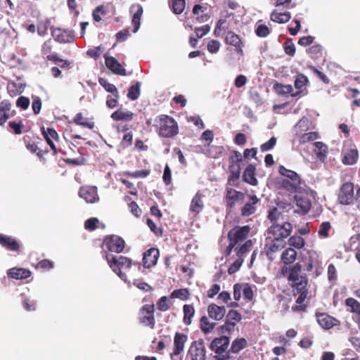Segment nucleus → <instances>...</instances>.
Returning a JSON list of instances; mask_svg holds the SVG:
<instances>
[{
  "mask_svg": "<svg viewBox=\"0 0 360 360\" xmlns=\"http://www.w3.org/2000/svg\"><path fill=\"white\" fill-rule=\"evenodd\" d=\"M292 229V224L288 221L281 224L275 222L268 228L264 252L269 259H272L274 253L285 247V239L290 236Z\"/></svg>",
  "mask_w": 360,
  "mask_h": 360,
  "instance_id": "1",
  "label": "nucleus"
},
{
  "mask_svg": "<svg viewBox=\"0 0 360 360\" xmlns=\"http://www.w3.org/2000/svg\"><path fill=\"white\" fill-rule=\"evenodd\" d=\"M103 257L106 259L109 266L121 279L127 281V275L122 271V269H129L132 265L137 266L139 269L141 268V263L139 262H132V260L124 256H115L112 254L108 253L104 250Z\"/></svg>",
  "mask_w": 360,
  "mask_h": 360,
  "instance_id": "2",
  "label": "nucleus"
},
{
  "mask_svg": "<svg viewBox=\"0 0 360 360\" xmlns=\"http://www.w3.org/2000/svg\"><path fill=\"white\" fill-rule=\"evenodd\" d=\"M154 122V127L160 137L173 138L179 134L178 124L172 117L160 115L155 118Z\"/></svg>",
  "mask_w": 360,
  "mask_h": 360,
  "instance_id": "3",
  "label": "nucleus"
},
{
  "mask_svg": "<svg viewBox=\"0 0 360 360\" xmlns=\"http://www.w3.org/2000/svg\"><path fill=\"white\" fill-rule=\"evenodd\" d=\"M308 280L307 278H302L300 281L295 282L292 283L294 295H299L296 300V305L292 306V309L294 311H301L306 309L307 306L304 304V302L307 298L308 290L307 285Z\"/></svg>",
  "mask_w": 360,
  "mask_h": 360,
  "instance_id": "4",
  "label": "nucleus"
},
{
  "mask_svg": "<svg viewBox=\"0 0 360 360\" xmlns=\"http://www.w3.org/2000/svg\"><path fill=\"white\" fill-rule=\"evenodd\" d=\"M229 338L225 335L214 338L210 345V349L216 354L218 360H227L230 358Z\"/></svg>",
  "mask_w": 360,
  "mask_h": 360,
  "instance_id": "5",
  "label": "nucleus"
},
{
  "mask_svg": "<svg viewBox=\"0 0 360 360\" xmlns=\"http://www.w3.org/2000/svg\"><path fill=\"white\" fill-rule=\"evenodd\" d=\"M137 319L142 326L154 329L155 326L154 304H143L139 311Z\"/></svg>",
  "mask_w": 360,
  "mask_h": 360,
  "instance_id": "6",
  "label": "nucleus"
},
{
  "mask_svg": "<svg viewBox=\"0 0 360 360\" xmlns=\"http://www.w3.org/2000/svg\"><path fill=\"white\" fill-rule=\"evenodd\" d=\"M41 133L47 144L50 146L53 155H56L58 153L65 154L61 149H58L56 145V142L59 141V136L53 128L41 127Z\"/></svg>",
  "mask_w": 360,
  "mask_h": 360,
  "instance_id": "7",
  "label": "nucleus"
},
{
  "mask_svg": "<svg viewBox=\"0 0 360 360\" xmlns=\"http://www.w3.org/2000/svg\"><path fill=\"white\" fill-rule=\"evenodd\" d=\"M103 245L109 252L121 253L124 249L125 242L124 239L119 236L110 235L105 237Z\"/></svg>",
  "mask_w": 360,
  "mask_h": 360,
  "instance_id": "8",
  "label": "nucleus"
},
{
  "mask_svg": "<svg viewBox=\"0 0 360 360\" xmlns=\"http://www.w3.org/2000/svg\"><path fill=\"white\" fill-rule=\"evenodd\" d=\"M338 200L339 202L344 205H349L354 203L355 197L354 194V184L346 182L343 184L338 193Z\"/></svg>",
  "mask_w": 360,
  "mask_h": 360,
  "instance_id": "9",
  "label": "nucleus"
},
{
  "mask_svg": "<svg viewBox=\"0 0 360 360\" xmlns=\"http://www.w3.org/2000/svg\"><path fill=\"white\" fill-rule=\"evenodd\" d=\"M250 231V228L248 225L243 226H236L229 231L227 238L229 241H231L237 245L246 239Z\"/></svg>",
  "mask_w": 360,
  "mask_h": 360,
  "instance_id": "10",
  "label": "nucleus"
},
{
  "mask_svg": "<svg viewBox=\"0 0 360 360\" xmlns=\"http://www.w3.org/2000/svg\"><path fill=\"white\" fill-rule=\"evenodd\" d=\"M188 355L191 360H205L206 349L202 340L193 342L188 349Z\"/></svg>",
  "mask_w": 360,
  "mask_h": 360,
  "instance_id": "11",
  "label": "nucleus"
},
{
  "mask_svg": "<svg viewBox=\"0 0 360 360\" xmlns=\"http://www.w3.org/2000/svg\"><path fill=\"white\" fill-rule=\"evenodd\" d=\"M224 42L227 45L233 46L238 55L243 56V48L244 46V41L241 37L233 31L229 30L226 32Z\"/></svg>",
  "mask_w": 360,
  "mask_h": 360,
  "instance_id": "12",
  "label": "nucleus"
},
{
  "mask_svg": "<svg viewBox=\"0 0 360 360\" xmlns=\"http://www.w3.org/2000/svg\"><path fill=\"white\" fill-rule=\"evenodd\" d=\"M241 319L242 316L240 312L234 309L230 310L226 315L224 324L221 326V330L231 333Z\"/></svg>",
  "mask_w": 360,
  "mask_h": 360,
  "instance_id": "13",
  "label": "nucleus"
},
{
  "mask_svg": "<svg viewBox=\"0 0 360 360\" xmlns=\"http://www.w3.org/2000/svg\"><path fill=\"white\" fill-rule=\"evenodd\" d=\"M160 257V251L156 248H150L143 253V266L145 269H150L156 265Z\"/></svg>",
  "mask_w": 360,
  "mask_h": 360,
  "instance_id": "14",
  "label": "nucleus"
},
{
  "mask_svg": "<svg viewBox=\"0 0 360 360\" xmlns=\"http://www.w3.org/2000/svg\"><path fill=\"white\" fill-rule=\"evenodd\" d=\"M79 196L87 203H95L99 200L97 187L92 186H83L79 188Z\"/></svg>",
  "mask_w": 360,
  "mask_h": 360,
  "instance_id": "15",
  "label": "nucleus"
},
{
  "mask_svg": "<svg viewBox=\"0 0 360 360\" xmlns=\"http://www.w3.org/2000/svg\"><path fill=\"white\" fill-rule=\"evenodd\" d=\"M316 318L319 324L324 329L328 330L334 326H339L340 321L326 313H316Z\"/></svg>",
  "mask_w": 360,
  "mask_h": 360,
  "instance_id": "16",
  "label": "nucleus"
},
{
  "mask_svg": "<svg viewBox=\"0 0 360 360\" xmlns=\"http://www.w3.org/2000/svg\"><path fill=\"white\" fill-rule=\"evenodd\" d=\"M188 340V336L179 332H176L174 337V348L173 352L170 354V357L174 360V356H179L184 349L185 343Z\"/></svg>",
  "mask_w": 360,
  "mask_h": 360,
  "instance_id": "17",
  "label": "nucleus"
},
{
  "mask_svg": "<svg viewBox=\"0 0 360 360\" xmlns=\"http://www.w3.org/2000/svg\"><path fill=\"white\" fill-rule=\"evenodd\" d=\"M232 187L233 186H228V184H226L225 199L226 206L229 208H233L240 198L244 195L242 192L234 190Z\"/></svg>",
  "mask_w": 360,
  "mask_h": 360,
  "instance_id": "18",
  "label": "nucleus"
},
{
  "mask_svg": "<svg viewBox=\"0 0 360 360\" xmlns=\"http://www.w3.org/2000/svg\"><path fill=\"white\" fill-rule=\"evenodd\" d=\"M105 62L106 67L116 75L125 76L127 75L126 70L112 56H105Z\"/></svg>",
  "mask_w": 360,
  "mask_h": 360,
  "instance_id": "19",
  "label": "nucleus"
},
{
  "mask_svg": "<svg viewBox=\"0 0 360 360\" xmlns=\"http://www.w3.org/2000/svg\"><path fill=\"white\" fill-rule=\"evenodd\" d=\"M143 10L142 6L139 4H133L130 7V13H133V17L131 20V23L134 26V32H136L139 29L140 25H141V15L143 14Z\"/></svg>",
  "mask_w": 360,
  "mask_h": 360,
  "instance_id": "20",
  "label": "nucleus"
},
{
  "mask_svg": "<svg viewBox=\"0 0 360 360\" xmlns=\"http://www.w3.org/2000/svg\"><path fill=\"white\" fill-rule=\"evenodd\" d=\"M207 314L210 319L215 321L221 320L226 314V309L224 306H218L212 303L207 307Z\"/></svg>",
  "mask_w": 360,
  "mask_h": 360,
  "instance_id": "21",
  "label": "nucleus"
},
{
  "mask_svg": "<svg viewBox=\"0 0 360 360\" xmlns=\"http://www.w3.org/2000/svg\"><path fill=\"white\" fill-rule=\"evenodd\" d=\"M229 171L230 174L227 180L228 186L238 187V181L240 176V165H229Z\"/></svg>",
  "mask_w": 360,
  "mask_h": 360,
  "instance_id": "22",
  "label": "nucleus"
},
{
  "mask_svg": "<svg viewBox=\"0 0 360 360\" xmlns=\"http://www.w3.org/2000/svg\"><path fill=\"white\" fill-rule=\"evenodd\" d=\"M296 205L300 209L299 212L303 214L308 213L311 207V202L309 198L307 195H295V196Z\"/></svg>",
  "mask_w": 360,
  "mask_h": 360,
  "instance_id": "23",
  "label": "nucleus"
},
{
  "mask_svg": "<svg viewBox=\"0 0 360 360\" xmlns=\"http://www.w3.org/2000/svg\"><path fill=\"white\" fill-rule=\"evenodd\" d=\"M249 198L250 200L241 208V215L243 217H249L253 214L256 211V205L259 200L255 195H250Z\"/></svg>",
  "mask_w": 360,
  "mask_h": 360,
  "instance_id": "24",
  "label": "nucleus"
},
{
  "mask_svg": "<svg viewBox=\"0 0 360 360\" xmlns=\"http://www.w3.org/2000/svg\"><path fill=\"white\" fill-rule=\"evenodd\" d=\"M255 166L252 164H249L243 172V180L250 185H257L258 181L255 177Z\"/></svg>",
  "mask_w": 360,
  "mask_h": 360,
  "instance_id": "25",
  "label": "nucleus"
},
{
  "mask_svg": "<svg viewBox=\"0 0 360 360\" xmlns=\"http://www.w3.org/2000/svg\"><path fill=\"white\" fill-rule=\"evenodd\" d=\"M55 39L60 43H69L73 41V34L71 31L63 29H56L53 32Z\"/></svg>",
  "mask_w": 360,
  "mask_h": 360,
  "instance_id": "26",
  "label": "nucleus"
},
{
  "mask_svg": "<svg viewBox=\"0 0 360 360\" xmlns=\"http://www.w3.org/2000/svg\"><path fill=\"white\" fill-rule=\"evenodd\" d=\"M1 246L13 252H18L20 248V243L16 239L4 235H1Z\"/></svg>",
  "mask_w": 360,
  "mask_h": 360,
  "instance_id": "27",
  "label": "nucleus"
},
{
  "mask_svg": "<svg viewBox=\"0 0 360 360\" xmlns=\"http://www.w3.org/2000/svg\"><path fill=\"white\" fill-rule=\"evenodd\" d=\"M110 117L114 121L129 122L134 119V113L131 111L120 108L113 112Z\"/></svg>",
  "mask_w": 360,
  "mask_h": 360,
  "instance_id": "28",
  "label": "nucleus"
},
{
  "mask_svg": "<svg viewBox=\"0 0 360 360\" xmlns=\"http://www.w3.org/2000/svg\"><path fill=\"white\" fill-rule=\"evenodd\" d=\"M297 253L292 248H288L285 249L281 255V261L285 265L292 264L296 260Z\"/></svg>",
  "mask_w": 360,
  "mask_h": 360,
  "instance_id": "29",
  "label": "nucleus"
},
{
  "mask_svg": "<svg viewBox=\"0 0 360 360\" xmlns=\"http://www.w3.org/2000/svg\"><path fill=\"white\" fill-rule=\"evenodd\" d=\"M273 89L276 91V93L278 95H285L290 94L291 96L296 97L300 94V91L296 93L292 92V86L290 84L284 85L278 82H276L273 85Z\"/></svg>",
  "mask_w": 360,
  "mask_h": 360,
  "instance_id": "30",
  "label": "nucleus"
},
{
  "mask_svg": "<svg viewBox=\"0 0 360 360\" xmlns=\"http://www.w3.org/2000/svg\"><path fill=\"white\" fill-rule=\"evenodd\" d=\"M7 274L13 278L25 279L31 276L32 272L29 269L24 268H12L8 271Z\"/></svg>",
  "mask_w": 360,
  "mask_h": 360,
  "instance_id": "31",
  "label": "nucleus"
},
{
  "mask_svg": "<svg viewBox=\"0 0 360 360\" xmlns=\"http://www.w3.org/2000/svg\"><path fill=\"white\" fill-rule=\"evenodd\" d=\"M309 129V119L302 117L294 127L295 138L297 139Z\"/></svg>",
  "mask_w": 360,
  "mask_h": 360,
  "instance_id": "32",
  "label": "nucleus"
},
{
  "mask_svg": "<svg viewBox=\"0 0 360 360\" xmlns=\"http://www.w3.org/2000/svg\"><path fill=\"white\" fill-rule=\"evenodd\" d=\"M24 141L25 142L26 148L27 150L32 153H37V155L39 158H42L45 154L48 153L47 150H43L40 149L37 143L31 141L30 136H25Z\"/></svg>",
  "mask_w": 360,
  "mask_h": 360,
  "instance_id": "33",
  "label": "nucleus"
},
{
  "mask_svg": "<svg viewBox=\"0 0 360 360\" xmlns=\"http://www.w3.org/2000/svg\"><path fill=\"white\" fill-rule=\"evenodd\" d=\"M281 187L290 193H296L301 188V180L283 179L281 181Z\"/></svg>",
  "mask_w": 360,
  "mask_h": 360,
  "instance_id": "34",
  "label": "nucleus"
},
{
  "mask_svg": "<svg viewBox=\"0 0 360 360\" xmlns=\"http://www.w3.org/2000/svg\"><path fill=\"white\" fill-rule=\"evenodd\" d=\"M302 271V265L300 263H296L289 269V274L288 275V279L289 281L293 283L300 281L302 278L306 276H300Z\"/></svg>",
  "mask_w": 360,
  "mask_h": 360,
  "instance_id": "35",
  "label": "nucleus"
},
{
  "mask_svg": "<svg viewBox=\"0 0 360 360\" xmlns=\"http://www.w3.org/2000/svg\"><path fill=\"white\" fill-rule=\"evenodd\" d=\"M203 207L204 205L202 200V195L197 193L191 200L190 211L195 214H198L202 210Z\"/></svg>",
  "mask_w": 360,
  "mask_h": 360,
  "instance_id": "36",
  "label": "nucleus"
},
{
  "mask_svg": "<svg viewBox=\"0 0 360 360\" xmlns=\"http://www.w3.org/2000/svg\"><path fill=\"white\" fill-rule=\"evenodd\" d=\"M183 322L186 326L191 324L193 318L195 316V310L193 304H184L183 306Z\"/></svg>",
  "mask_w": 360,
  "mask_h": 360,
  "instance_id": "37",
  "label": "nucleus"
},
{
  "mask_svg": "<svg viewBox=\"0 0 360 360\" xmlns=\"http://www.w3.org/2000/svg\"><path fill=\"white\" fill-rule=\"evenodd\" d=\"M209 318L206 316H202L199 321L200 328L205 335L211 333L216 326V323L211 322Z\"/></svg>",
  "mask_w": 360,
  "mask_h": 360,
  "instance_id": "38",
  "label": "nucleus"
},
{
  "mask_svg": "<svg viewBox=\"0 0 360 360\" xmlns=\"http://www.w3.org/2000/svg\"><path fill=\"white\" fill-rule=\"evenodd\" d=\"M206 11L207 7L196 4L193 8V13L199 22H205L210 18V15L206 13Z\"/></svg>",
  "mask_w": 360,
  "mask_h": 360,
  "instance_id": "39",
  "label": "nucleus"
},
{
  "mask_svg": "<svg viewBox=\"0 0 360 360\" xmlns=\"http://www.w3.org/2000/svg\"><path fill=\"white\" fill-rule=\"evenodd\" d=\"M288 244L289 248L300 250L304 247L306 243L302 236L293 235L289 237Z\"/></svg>",
  "mask_w": 360,
  "mask_h": 360,
  "instance_id": "40",
  "label": "nucleus"
},
{
  "mask_svg": "<svg viewBox=\"0 0 360 360\" xmlns=\"http://www.w3.org/2000/svg\"><path fill=\"white\" fill-rule=\"evenodd\" d=\"M359 157V153L356 149L348 150L342 158V163L346 165H352L356 162Z\"/></svg>",
  "mask_w": 360,
  "mask_h": 360,
  "instance_id": "41",
  "label": "nucleus"
},
{
  "mask_svg": "<svg viewBox=\"0 0 360 360\" xmlns=\"http://www.w3.org/2000/svg\"><path fill=\"white\" fill-rule=\"evenodd\" d=\"M271 20L278 23H285L290 20L291 15L289 12L279 13L274 11L270 15Z\"/></svg>",
  "mask_w": 360,
  "mask_h": 360,
  "instance_id": "42",
  "label": "nucleus"
},
{
  "mask_svg": "<svg viewBox=\"0 0 360 360\" xmlns=\"http://www.w3.org/2000/svg\"><path fill=\"white\" fill-rule=\"evenodd\" d=\"M247 345L248 342L245 338H236L233 341L229 352L230 353L238 354L243 349L245 348Z\"/></svg>",
  "mask_w": 360,
  "mask_h": 360,
  "instance_id": "43",
  "label": "nucleus"
},
{
  "mask_svg": "<svg viewBox=\"0 0 360 360\" xmlns=\"http://www.w3.org/2000/svg\"><path fill=\"white\" fill-rule=\"evenodd\" d=\"M253 245L252 240H247L240 246H236L235 251L238 258H243L248 253Z\"/></svg>",
  "mask_w": 360,
  "mask_h": 360,
  "instance_id": "44",
  "label": "nucleus"
},
{
  "mask_svg": "<svg viewBox=\"0 0 360 360\" xmlns=\"http://www.w3.org/2000/svg\"><path fill=\"white\" fill-rule=\"evenodd\" d=\"M314 146H315V153L317 155V158L321 161H324V160L326 158L327 153H328V147L327 146L321 141H316L314 143Z\"/></svg>",
  "mask_w": 360,
  "mask_h": 360,
  "instance_id": "45",
  "label": "nucleus"
},
{
  "mask_svg": "<svg viewBox=\"0 0 360 360\" xmlns=\"http://www.w3.org/2000/svg\"><path fill=\"white\" fill-rule=\"evenodd\" d=\"M191 296V293L188 288H180L173 290L169 297L172 299H179L183 301L188 300Z\"/></svg>",
  "mask_w": 360,
  "mask_h": 360,
  "instance_id": "46",
  "label": "nucleus"
},
{
  "mask_svg": "<svg viewBox=\"0 0 360 360\" xmlns=\"http://www.w3.org/2000/svg\"><path fill=\"white\" fill-rule=\"evenodd\" d=\"M320 138L319 134L317 131L305 132L300 136L297 140L300 145H304L307 143L314 141Z\"/></svg>",
  "mask_w": 360,
  "mask_h": 360,
  "instance_id": "47",
  "label": "nucleus"
},
{
  "mask_svg": "<svg viewBox=\"0 0 360 360\" xmlns=\"http://www.w3.org/2000/svg\"><path fill=\"white\" fill-rule=\"evenodd\" d=\"M73 122L77 125L86 127L89 129H93L94 127V123L93 122H89L86 118L84 117L82 112H78L75 115Z\"/></svg>",
  "mask_w": 360,
  "mask_h": 360,
  "instance_id": "48",
  "label": "nucleus"
},
{
  "mask_svg": "<svg viewBox=\"0 0 360 360\" xmlns=\"http://www.w3.org/2000/svg\"><path fill=\"white\" fill-rule=\"evenodd\" d=\"M169 6L175 14H181L186 6L185 0H169Z\"/></svg>",
  "mask_w": 360,
  "mask_h": 360,
  "instance_id": "49",
  "label": "nucleus"
},
{
  "mask_svg": "<svg viewBox=\"0 0 360 360\" xmlns=\"http://www.w3.org/2000/svg\"><path fill=\"white\" fill-rule=\"evenodd\" d=\"M307 53L313 60H319L323 58V47L316 44L308 49Z\"/></svg>",
  "mask_w": 360,
  "mask_h": 360,
  "instance_id": "50",
  "label": "nucleus"
},
{
  "mask_svg": "<svg viewBox=\"0 0 360 360\" xmlns=\"http://www.w3.org/2000/svg\"><path fill=\"white\" fill-rule=\"evenodd\" d=\"M278 172L281 175L287 177L286 179L290 180H301L300 176L295 171L288 169L283 165H280L278 167Z\"/></svg>",
  "mask_w": 360,
  "mask_h": 360,
  "instance_id": "51",
  "label": "nucleus"
},
{
  "mask_svg": "<svg viewBox=\"0 0 360 360\" xmlns=\"http://www.w3.org/2000/svg\"><path fill=\"white\" fill-rule=\"evenodd\" d=\"M98 82L106 91L110 93L113 96H117L119 91L114 84L109 83L106 79L102 77L98 79Z\"/></svg>",
  "mask_w": 360,
  "mask_h": 360,
  "instance_id": "52",
  "label": "nucleus"
},
{
  "mask_svg": "<svg viewBox=\"0 0 360 360\" xmlns=\"http://www.w3.org/2000/svg\"><path fill=\"white\" fill-rule=\"evenodd\" d=\"M140 87L141 84L139 82H137L135 84L131 85L128 89V98L131 101H135L138 99L141 94Z\"/></svg>",
  "mask_w": 360,
  "mask_h": 360,
  "instance_id": "53",
  "label": "nucleus"
},
{
  "mask_svg": "<svg viewBox=\"0 0 360 360\" xmlns=\"http://www.w3.org/2000/svg\"><path fill=\"white\" fill-rule=\"evenodd\" d=\"M345 305L350 307L352 313L360 315V302L353 297L347 298L345 300Z\"/></svg>",
  "mask_w": 360,
  "mask_h": 360,
  "instance_id": "54",
  "label": "nucleus"
},
{
  "mask_svg": "<svg viewBox=\"0 0 360 360\" xmlns=\"http://www.w3.org/2000/svg\"><path fill=\"white\" fill-rule=\"evenodd\" d=\"M157 308L160 311H165L170 309L172 303L169 301L167 296L161 297L156 303Z\"/></svg>",
  "mask_w": 360,
  "mask_h": 360,
  "instance_id": "55",
  "label": "nucleus"
},
{
  "mask_svg": "<svg viewBox=\"0 0 360 360\" xmlns=\"http://www.w3.org/2000/svg\"><path fill=\"white\" fill-rule=\"evenodd\" d=\"M146 224L149 227L150 230L157 236L162 237L163 236V229L161 226H157L155 222L150 219H147Z\"/></svg>",
  "mask_w": 360,
  "mask_h": 360,
  "instance_id": "56",
  "label": "nucleus"
},
{
  "mask_svg": "<svg viewBox=\"0 0 360 360\" xmlns=\"http://www.w3.org/2000/svg\"><path fill=\"white\" fill-rule=\"evenodd\" d=\"M309 82L308 78L303 74H299L295 81L294 85L297 89H299L300 94L302 91V88Z\"/></svg>",
  "mask_w": 360,
  "mask_h": 360,
  "instance_id": "57",
  "label": "nucleus"
},
{
  "mask_svg": "<svg viewBox=\"0 0 360 360\" xmlns=\"http://www.w3.org/2000/svg\"><path fill=\"white\" fill-rule=\"evenodd\" d=\"M150 174V169H143L136 172H125L124 175L131 178H145Z\"/></svg>",
  "mask_w": 360,
  "mask_h": 360,
  "instance_id": "58",
  "label": "nucleus"
},
{
  "mask_svg": "<svg viewBox=\"0 0 360 360\" xmlns=\"http://www.w3.org/2000/svg\"><path fill=\"white\" fill-rule=\"evenodd\" d=\"M107 13V9L104 6H99L96 7L93 13L92 16L95 21L100 22L102 19L101 16L105 15Z\"/></svg>",
  "mask_w": 360,
  "mask_h": 360,
  "instance_id": "59",
  "label": "nucleus"
},
{
  "mask_svg": "<svg viewBox=\"0 0 360 360\" xmlns=\"http://www.w3.org/2000/svg\"><path fill=\"white\" fill-rule=\"evenodd\" d=\"M331 229V225L329 221L322 222L319 226L318 231L319 236L321 238H327L329 236V231Z\"/></svg>",
  "mask_w": 360,
  "mask_h": 360,
  "instance_id": "60",
  "label": "nucleus"
},
{
  "mask_svg": "<svg viewBox=\"0 0 360 360\" xmlns=\"http://www.w3.org/2000/svg\"><path fill=\"white\" fill-rule=\"evenodd\" d=\"M53 267H54V262L49 259H44L39 261L35 266V268L37 269H42L44 271H49V270L53 269Z\"/></svg>",
  "mask_w": 360,
  "mask_h": 360,
  "instance_id": "61",
  "label": "nucleus"
},
{
  "mask_svg": "<svg viewBox=\"0 0 360 360\" xmlns=\"http://www.w3.org/2000/svg\"><path fill=\"white\" fill-rule=\"evenodd\" d=\"M255 32L259 37H266L270 34L269 28L263 24L257 25Z\"/></svg>",
  "mask_w": 360,
  "mask_h": 360,
  "instance_id": "62",
  "label": "nucleus"
},
{
  "mask_svg": "<svg viewBox=\"0 0 360 360\" xmlns=\"http://www.w3.org/2000/svg\"><path fill=\"white\" fill-rule=\"evenodd\" d=\"M242 155L239 151L233 150L231 155L229 157V165H238L242 162Z\"/></svg>",
  "mask_w": 360,
  "mask_h": 360,
  "instance_id": "63",
  "label": "nucleus"
},
{
  "mask_svg": "<svg viewBox=\"0 0 360 360\" xmlns=\"http://www.w3.org/2000/svg\"><path fill=\"white\" fill-rule=\"evenodd\" d=\"M243 294L244 298L247 301H252L254 297V292H253L251 285L246 283H243Z\"/></svg>",
  "mask_w": 360,
  "mask_h": 360,
  "instance_id": "64",
  "label": "nucleus"
}]
</instances>
